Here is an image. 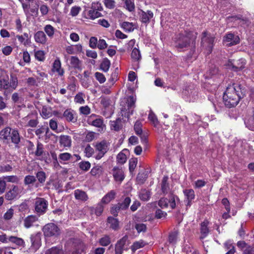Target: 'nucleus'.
Returning a JSON list of instances; mask_svg holds the SVG:
<instances>
[{"mask_svg": "<svg viewBox=\"0 0 254 254\" xmlns=\"http://www.w3.org/2000/svg\"><path fill=\"white\" fill-rule=\"evenodd\" d=\"M242 89L238 84L229 85L223 97L225 105L229 108L236 106L242 98Z\"/></svg>", "mask_w": 254, "mask_h": 254, "instance_id": "1", "label": "nucleus"}, {"mask_svg": "<svg viewBox=\"0 0 254 254\" xmlns=\"http://www.w3.org/2000/svg\"><path fill=\"white\" fill-rule=\"evenodd\" d=\"M196 33L194 32L185 31L177 35L176 40V47L179 49L187 48L192 43L196 38Z\"/></svg>", "mask_w": 254, "mask_h": 254, "instance_id": "2", "label": "nucleus"}, {"mask_svg": "<svg viewBox=\"0 0 254 254\" xmlns=\"http://www.w3.org/2000/svg\"><path fill=\"white\" fill-rule=\"evenodd\" d=\"M18 85L17 78L13 75H10L9 79L7 76L0 78V90L9 92L15 90Z\"/></svg>", "mask_w": 254, "mask_h": 254, "instance_id": "3", "label": "nucleus"}, {"mask_svg": "<svg viewBox=\"0 0 254 254\" xmlns=\"http://www.w3.org/2000/svg\"><path fill=\"white\" fill-rule=\"evenodd\" d=\"M136 98L133 96H129L126 100L125 105H122L121 113L123 116L128 118L132 114L133 109L135 108Z\"/></svg>", "mask_w": 254, "mask_h": 254, "instance_id": "4", "label": "nucleus"}, {"mask_svg": "<svg viewBox=\"0 0 254 254\" xmlns=\"http://www.w3.org/2000/svg\"><path fill=\"white\" fill-rule=\"evenodd\" d=\"M214 37L207 32L202 33L201 40V46L207 55L210 54L213 49Z\"/></svg>", "mask_w": 254, "mask_h": 254, "instance_id": "5", "label": "nucleus"}, {"mask_svg": "<svg viewBox=\"0 0 254 254\" xmlns=\"http://www.w3.org/2000/svg\"><path fill=\"white\" fill-rule=\"evenodd\" d=\"M23 190L22 186L13 185L10 190L5 193V197L8 200H13L23 194Z\"/></svg>", "mask_w": 254, "mask_h": 254, "instance_id": "6", "label": "nucleus"}, {"mask_svg": "<svg viewBox=\"0 0 254 254\" xmlns=\"http://www.w3.org/2000/svg\"><path fill=\"white\" fill-rule=\"evenodd\" d=\"M48 205V201L43 198L38 197L35 200V210L39 215H42L46 212Z\"/></svg>", "mask_w": 254, "mask_h": 254, "instance_id": "7", "label": "nucleus"}, {"mask_svg": "<svg viewBox=\"0 0 254 254\" xmlns=\"http://www.w3.org/2000/svg\"><path fill=\"white\" fill-rule=\"evenodd\" d=\"M43 231L46 237H56L60 234V229L56 224L52 223L45 225Z\"/></svg>", "mask_w": 254, "mask_h": 254, "instance_id": "8", "label": "nucleus"}, {"mask_svg": "<svg viewBox=\"0 0 254 254\" xmlns=\"http://www.w3.org/2000/svg\"><path fill=\"white\" fill-rule=\"evenodd\" d=\"M178 200V196L172 195L169 199L167 198H161L158 201V205L162 208H167L170 206L171 208L174 209L176 207V202Z\"/></svg>", "mask_w": 254, "mask_h": 254, "instance_id": "9", "label": "nucleus"}, {"mask_svg": "<svg viewBox=\"0 0 254 254\" xmlns=\"http://www.w3.org/2000/svg\"><path fill=\"white\" fill-rule=\"evenodd\" d=\"M30 240L31 246L30 250L32 252H35L41 246V234L40 233H37L32 235Z\"/></svg>", "mask_w": 254, "mask_h": 254, "instance_id": "10", "label": "nucleus"}, {"mask_svg": "<svg viewBox=\"0 0 254 254\" xmlns=\"http://www.w3.org/2000/svg\"><path fill=\"white\" fill-rule=\"evenodd\" d=\"M21 123L24 124L25 127H35L38 123L37 115L34 113L28 115L22 119Z\"/></svg>", "mask_w": 254, "mask_h": 254, "instance_id": "11", "label": "nucleus"}, {"mask_svg": "<svg viewBox=\"0 0 254 254\" xmlns=\"http://www.w3.org/2000/svg\"><path fill=\"white\" fill-rule=\"evenodd\" d=\"M245 60L241 59L236 61H229L227 65L229 68L238 71L242 69L245 67Z\"/></svg>", "mask_w": 254, "mask_h": 254, "instance_id": "12", "label": "nucleus"}, {"mask_svg": "<svg viewBox=\"0 0 254 254\" xmlns=\"http://www.w3.org/2000/svg\"><path fill=\"white\" fill-rule=\"evenodd\" d=\"M112 174L114 180L119 184H121L123 182L125 177L124 171L122 168L118 167L113 168L112 171Z\"/></svg>", "mask_w": 254, "mask_h": 254, "instance_id": "13", "label": "nucleus"}, {"mask_svg": "<svg viewBox=\"0 0 254 254\" xmlns=\"http://www.w3.org/2000/svg\"><path fill=\"white\" fill-rule=\"evenodd\" d=\"M223 42L226 46H231L238 44L240 42V38L238 36L229 33L224 37Z\"/></svg>", "mask_w": 254, "mask_h": 254, "instance_id": "14", "label": "nucleus"}, {"mask_svg": "<svg viewBox=\"0 0 254 254\" xmlns=\"http://www.w3.org/2000/svg\"><path fill=\"white\" fill-rule=\"evenodd\" d=\"M66 61L69 62V65L75 69H81L82 61L76 56L65 57Z\"/></svg>", "mask_w": 254, "mask_h": 254, "instance_id": "15", "label": "nucleus"}, {"mask_svg": "<svg viewBox=\"0 0 254 254\" xmlns=\"http://www.w3.org/2000/svg\"><path fill=\"white\" fill-rule=\"evenodd\" d=\"M63 116L68 122L75 123L77 119L76 112L70 109H66L64 112Z\"/></svg>", "mask_w": 254, "mask_h": 254, "instance_id": "16", "label": "nucleus"}, {"mask_svg": "<svg viewBox=\"0 0 254 254\" xmlns=\"http://www.w3.org/2000/svg\"><path fill=\"white\" fill-rule=\"evenodd\" d=\"M35 41L38 44L45 45L47 42V38L43 31H38L34 35Z\"/></svg>", "mask_w": 254, "mask_h": 254, "instance_id": "17", "label": "nucleus"}, {"mask_svg": "<svg viewBox=\"0 0 254 254\" xmlns=\"http://www.w3.org/2000/svg\"><path fill=\"white\" fill-rule=\"evenodd\" d=\"M11 129L6 127L0 131V139L3 142L8 143L10 140V136L11 132Z\"/></svg>", "mask_w": 254, "mask_h": 254, "instance_id": "18", "label": "nucleus"}, {"mask_svg": "<svg viewBox=\"0 0 254 254\" xmlns=\"http://www.w3.org/2000/svg\"><path fill=\"white\" fill-rule=\"evenodd\" d=\"M127 240V237L125 236L120 240L115 246V254H122L123 252L124 247Z\"/></svg>", "mask_w": 254, "mask_h": 254, "instance_id": "19", "label": "nucleus"}, {"mask_svg": "<svg viewBox=\"0 0 254 254\" xmlns=\"http://www.w3.org/2000/svg\"><path fill=\"white\" fill-rule=\"evenodd\" d=\"M95 147L96 150L98 152L106 153L109 149V144L106 141L102 140L97 142Z\"/></svg>", "mask_w": 254, "mask_h": 254, "instance_id": "20", "label": "nucleus"}, {"mask_svg": "<svg viewBox=\"0 0 254 254\" xmlns=\"http://www.w3.org/2000/svg\"><path fill=\"white\" fill-rule=\"evenodd\" d=\"M52 71L53 72H56L60 76H63L64 74V70L62 68L61 63L59 59L55 60L52 67Z\"/></svg>", "mask_w": 254, "mask_h": 254, "instance_id": "21", "label": "nucleus"}, {"mask_svg": "<svg viewBox=\"0 0 254 254\" xmlns=\"http://www.w3.org/2000/svg\"><path fill=\"white\" fill-rule=\"evenodd\" d=\"M86 246L81 242L77 241L74 244V251L73 253L75 254H81L86 252Z\"/></svg>", "mask_w": 254, "mask_h": 254, "instance_id": "22", "label": "nucleus"}, {"mask_svg": "<svg viewBox=\"0 0 254 254\" xmlns=\"http://www.w3.org/2000/svg\"><path fill=\"white\" fill-rule=\"evenodd\" d=\"M74 195L75 198L79 201H85L88 199V197L86 193L79 189L74 190Z\"/></svg>", "mask_w": 254, "mask_h": 254, "instance_id": "23", "label": "nucleus"}, {"mask_svg": "<svg viewBox=\"0 0 254 254\" xmlns=\"http://www.w3.org/2000/svg\"><path fill=\"white\" fill-rule=\"evenodd\" d=\"M38 220V218L35 215H29L24 219V226L26 228L32 227L35 222Z\"/></svg>", "mask_w": 254, "mask_h": 254, "instance_id": "24", "label": "nucleus"}, {"mask_svg": "<svg viewBox=\"0 0 254 254\" xmlns=\"http://www.w3.org/2000/svg\"><path fill=\"white\" fill-rule=\"evenodd\" d=\"M59 142L61 146L64 147H69L71 144V137L68 135H61L60 137Z\"/></svg>", "mask_w": 254, "mask_h": 254, "instance_id": "25", "label": "nucleus"}, {"mask_svg": "<svg viewBox=\"0 0 254 254\" xmlns=\"http://www.w3.org/2000/svg\"><path fill=\"white\" fill-rule=\"evenodd\" d=\"M140 15V19L143 23L148 22L153 16V12L150 10H148L146 12L141 11Z\"/></svg>", "mask_w": 254, "mask_h": 254, "instance_id": "26", "label": "nucleus"}, {"mask_svg": "<svg viewBox=\"0 0 254 254\" xmlns=\"http://www.w3.org/2000/svg\"><path fill=\"white\" fill-rule=\"evenodd\" d=\"M92 125L99 128V131H104L106 129V126L103 123V119L101 118H97L92 121Z\"/></svg>", "mask_w": 254, "mask_h": 254, "instance_id": "27", "label": "nucleus"}, {"mask_svg": "<svg viewBox=\"0 0 254 254\" xmlns=\"http://www.w3.org/2000/svg\"><path fill=\"white\" fill-rule=\"evenodd\" d=\"M8 241L9 242L15 244L18 247H24V241L20 238L15 236L8 237Z\"/></svg>", "mask_w": 254, "mask_h": 254, "instance_id": "28", "label": "nucleus"}, {"mask_svg": "<svg viewBox=\"0 0 254 254\" xmlns=\"http://www.w3.org/2000/svg\"><path fill=\"white\" fill-rule=\"evenodd\" d=\"M116 194V192L114 190H111L102 198L101 200L102 203L108 204L112 200L114 199Z\"/></svg>", "mask_w": 254, "mask_h": 254, "instance_id": "29", "label": "nucleus"}, {"mask_svg": "<svg viewBox=\"0 0 254 254\" xmlns=\"http://www.w3.org/2000/svg\"><path fill=\"white\" fill-rule=\"evenodd\" d=\"M50 130L47 126H42L35 131V134L39 138L43 137L44 135H47Z\"/></svg>", "mask_w": 254, "mask_h": 254, "instance_id": "30", "label": "nucleus"}, {"mask_svg": "<svg viewBox=\"0 0 254 254\" xmlns=\"http://www.w3.org/2000/svg\"><path fill=\"white\" fill-rule=\"evenodd\" d=\"M107 222L110 224V227L113 230H117L119 228V222L117 219L110 216L108 218Z\"/></svg>", "mask_w": 254, "mask_h": 254, "instance_id": "31", "label": "nucleus"}, {"mask_svg": "<svg viewBox=\"0 0 254 254\" xmlns=\"http://www.w3.org/2000/svg\"><path fill=\"white\" fill-rule=\"evenodd\" d=\"M168 177L164 176L161 183V190L164 193H167L169 192L170 188L168 183Z\"/></svg>", "mask_w": 254, "mask_h": 254, "instance_id": "32", "label": "nucleus"}, {"mask_svg": "<svg viewBox=\"0 0 254 254\" xmlns=\"http://www.w3.org/2000/svg\"><path fill=\"white\" fill-rule=\"evenodd\" d=\"M10 139L12 143L14 144H18L20 142V138L18 130L16 129H13L11 131Z\"/></svg>", "mask_w": 254, "mask_h": 254, "instance_id": "33", "label": "nucleus"}, {"mask_svg": "<svg viewBox=\"0 0 254 254\" xmlns=\"http://www.w3.org/2000/svg\"><path fill=\"white\" fill-rule=\"evenodd\" d=\"M183 192L188 201V204L190 205V202L194 198V191L192 189H186Z\"/></svg>", "mask_w": 254, "mask_h": 254, "instance_id": "34", "label": "nucleus"}, {"mask_svg": "<svg viewBox=\"0 0 254 254\" xmlns=\"http://www.w3.org/2000/svg\"><path fill=\"white\" fill-rule=\"evenodd\" d=\"M146 244L147 243L145 242H144L142 240H140L139 241L134 242L133 244L131 245L130 249L133 252H134L137 250L143 248Z\"/></svg>", "mask_w": 254, "mask_h": 254, "instance_id": "35", "label": "nucleus"}, {"mask_svg": "<svg viewBox=\"0 0 254 254\" xmlns=\"http://www.w3.org/2000/svg\"><path fill=\"white\" fill-rule=\"evenodd\" d=\"M101 16L102 14L100 12L92 8L87 11V18H88L94 19L95 18L101 17Z\"/></svg>", "mask_w": 254, "mask_h": 254, "instance_id": "36", "label": "nucleus"}, {"mask_svg": "<svg viewBox=\"0 0 254 254\" xmlns=\"http://www.w3.org/2000/svg\"><path fill=\"white\" fill-rule=\"evenodd\" d=\"M208 223V222L207 221H206L203 222L201 224V238H204V237H205L209 233V230L207 227Z\"/></svg>", "mask_w": 254, "mask_h": 254, "instance_id": "37", "label": "nucleus"}, {"mask_svg": "<svg viewBox=\"0 0 254 254\" xmlns=\"http://www.w3.org/2000/svg\"><path fill=\"white\" fill-rule=\"evenodd\" d=\"M224 247L228 252L226 254H234L236 252L235 247L230 241H227L224 244Z\"/></svg>", "mask_w": 254, "mask_h": 254, "instance_id": "38", "label": "nucleus"}, {"mask_svg": "<svg viewBox=\"0 0 254 254\" xmlns=\"http://www.w3.org/2000/svg\"><path fill=\"white\" fill-rule=\"evenodd\" d=\"M111 65V62L107 58L104 59L100 64V68L104 72H107Z\"/></svg>", "mask_w": 254, "mask_h": 254, "instance_id": "39", "label": "nucleus"}, {"mask_svg": "<svg viewBox=\"0 0 254 254\" xmlns=\"http://www.w3.org/2000/svg\"><path fill=\"white\" fill-rule=\"evenodd\" d=\"M85 95L82 92L78 93L74 98V101L75 103L84 104L85 102L84 98Z\"/></svg>", "mask_w": 254, "mask_h": 254, "instance_id": "40", "label": "nucleus"}, {"mask_svg": "<svg viewBox=\"0 0 254 254\" xmlns=\"http://www.w3.org/2000/svg\"><path fill=\"white\" fill-rule=\"evenodd\" d=\"M245 123L249 129L251 130L254 129V107L252 110V118L246 120Z\"/></svg>", "mask_w": 254, "mask_h": 254, "instance_id": "41", "label": "nucleus"}, {"mask_svg": "<svg viewBox=\"0 0 254 254\" xmlns=\"http://www.w3.org/2000/svg\"><path fill=\"white\" fill-rule=\"evenodd\" d=\"M41 115L45 119L50 117L52 115V110L51 108L46 106L43 107L41 112Z\"/></svg>", "mask_w": 254, "mask_h": 254, "instance_id": "42", "label": "nucleus"}, {"mask_svg": "<svg viewBox=\"0 0 254 254\" xmlns=\"http://www.w3.org/2000/svg\"><path fill=\"white\" fill-rule=\"evenodd\" d=\"M110 127L111 129L119 130L122 127L121 120L118 119L115 121H111Z\"/></svg>", "mask_w": 254, "mask_h": 254, "instance_id": "43", "label": "nucleus"}, {"mask_svg": "<svg viewBox=\"0 0 254 254\" xmlns=\"http://www.w3.org/2000/svg\"><path fill=\"white\" fill-rule=\"evenodd\" d=\"M178 240V233L177 232H173L170 234L169 236L168 241L170 244L174 245Z\"/></svg>", "mask_w": 254, "mask_h": 254, "instance_id": "44", "label": "nucleus"}, {"mask_svg": "<svg viewBox=\"0 0 254 254\" xmlns=\"http://www.w3.org/2000/svg\"><path fill=\"white\" fill-rule=\"evenodd\" d=\"M45 254H64V252L61 249L54 247L47 250Z\"/></svg>", "mask_w": 254, "mask_h": 254, "instance_id": "45", "label": "nucleus"}, {"mask_svg": "<svg viewBox=\"0 0 254 254\" xmlns=\"http://www.w3.org/2000/svg\"><path fill=\"white\" fill-rule=\"evenodd\" d=\"M71 157V155L67 152L62 153L59 155V158L62 163L69 161Z\"/></svg>", "mask_w": 254, "mask_h": 254, "instance_id": "46", "label": "nucleus"}, {"mask_svg": "<svg viewBox=\"0 0 254 254\" xmlns=\"http://www.w3.org/2000/svg\"><path fill=\"white\" fill-rule=\"evenodd\" d=\"M44 30L49 37H52L54 35L55 29L51 25H46Z\"/></svg>", "mask_w": 254, "mask_h": 254, "instance_id": "47", "label": "nucleus"}, {"mask_svg": "<svg viewBox=\"0 0 254 254\" xmlns=\"http://www.w3.org/2000/svg\"><path fill=\"white\" fill-rule=\"evenodd\" d=\"M131 57L134 61H138L141 59V55L138 48H134L133 49L131 53Z\"/></svg>", "mask_w": 254, "mask_h": 254, "instance_id": "48", "label": "nucleus"}, {"mask_svg": "<svg viewBox=\"0 0 254 254\" xmlns=\"http://www.w3.org/2000/svg\"><path fill=\"white\" fill-rule=\"evenodd\" d=\"M150 192L146 190H142L139 193L140 198L143 201H147L150 197Z\"/></svg>", "mask_w": 254, "mask_h": 254, "instance_id": "49", "label": "nucleus"}, {"mask_svg": "<svg viewBox=\"0 0 254 254\" xmlns=\"http://www.w3.org/2000/svg\"><path fill=\"white\" fill-rule=\"evenodd\" d=\"M121 26L126 31L131 32L134 30V25L132 23L124 22L122 23Z\"/></svg>", "mask_w": 254, "mask_h": 254, "instance_id": "50", "label": "nucleus"}, {"mask_svg": "<svg viewBox=\"0 0 254 254\" xmlns=\"http://www.w3.org/2000/svg\"><path fill=\"white\" fill-rule=\"evenodd\" d=\"M148 119L154 127H156L159 124L157 117L151 111H150V113L148 115Z\"/></svg>", "mask_w": 254, "mask_h": 254, "instance_id": "51", "label": "nucleus"}, {"mask_svg": "<svg viewBox=\"0 0 254 254\" xmlns=\"http://www.w3.org/2000/svg\"><path fill=\"white\" fill-rule=\"evenodd\" d=\"M117 160L119 163L123 164L127 161V158L125 154L121 152L118 154Z\"/></svg>", "mask_w": 254, "mask_h": 254, "instance_id": "52", "label": "nucleus"}, {"mask_svg": "<svg viewBox=\"0 0 254 254\" xmlns=\"http://www.w3.org/2000/svg\"><path fill=\"white\" fill-rule=\"evenodd\" d=\"M35 57L39 61H43L45 58L44 52L42 50L35 51Z\"/></svg>", "mask_w": 254, "mask_h": 254, "instance_id": "53", "label": "nucleus"}, {"mask_svg": "<svg viewBox=\"0 0 254 254\" xmlns=\"http://www.w3.org/2000/svg\"><path fill=\"white\" fill-rule=\"evenodd\" d=\"M36 180V178L34 176H26L24 180V184L25 185H29L35 182Z\"/></svg>", "mask_w": 254, "mask_h": 254, "instance_id": "54", "label": "nucleus"}, {"mask_svg": "<svg viewBox=\"0 0 254 254\" xmlns=\"http://www.w3.org/2000/svg\"><path fill=\"white\" fill-rule=\"evenodd\" d=\"M90 108L88 106H81L79 108L80 114L87 116L90 113Z\"/></svg>", "mask_w": 254, "mask_h": 254, "instance_id": "55", "label": "nucleus"}, {"mask_svg": "<svg viewBox=\"0 0 254 254\" xmlns=\"http://www.w3.org/2000/svg\"><path fill=\"white\" fill-rule=\"evenodd\" d=\"M6 182L17 183L19 179L16 176H7L3 177Z\"/></svg>", "mask_w": 254, "mask_h": 254, "instance_id": "56", "label": "nucleus"}, {"mask_svg": "<svg viewBox=\"0 0 254 254\" xmlns=\"http://www.w3.org/2000/svg\"><path fill=\"white\" fill-rule=\"evenodd\" d=\"M94 151L90 145L88 144L85 148L84 153L87 157H90L94 153Z\"/></svg>", "mask_w": 254, "mask_h": 254, "instance_id": "57", "label": "nucleus"}, {"mask_svg": "<svg viewBox=\"0 0 254 254\" xmlns=\"http://www.w3.org/2000/svg\"><path fill=\"white\" fill-rule=\"evenodd\" d=\"M111 243L110 238L108 236H105L99 240V243L102 246H107Z\"/></svg>", "mask_w": 254, "mask_h": 254, "instance_id": "58", "label": "nucleus"}, {"mask_svg": "<svg viewBox=\"0 0 254 254\" xmlns=\"http://www.w3.org/2000/svg\"><path fill=\"white\" fill-rule=\"evenodd\" d=\"M79 168L83 171H88L91 166L90 163L88 161H82L79 164Z\"/></svg>", "mask_w": 254, "mask_h": 254, "instance_id": "59", "label": "nucleus"}, {"mask_svg": "<svg viewBox=\"0 0 254 254\" xmlns=\"http://www.w3.org/2000/svg\"><path fill=\"white\" fill-rule=\"evenodd\" d=\"M134 129L136 134L137 135H141L142 133V125L139 122H136L134 126Z\"/></svg>", "mask_w": 254, "mask_h": 254, "instance_id": "60", "label": "nucleus"}, {"mask_svg": "<svg viewBox=\"0 0 254 254\" xmlns=\"http://www.w3.org/2000/svg\"><path fill=\"white\" fill-rule=\"evenodd\" d=\"M36 177L37 178L39 182L41 183H43L46 180V174L43 171H39L36 174Z\"/></svg>", "mask_w": 254, "mask_h": 254, "instance_id": "61", "label": "nucleus"}, {"mask_svg": "<svg viewBox=\"0 0 254 254\" xmlns=\"http://www.w3.org/2000/svg\"><path fill=\"white\" fill-rule=\"evenodd\" d=\"M96 79L100 83H103L106 81V78L104 74L102 73L96 72L95 73Z\"/></svg>", "mask_w": 254, "mask_h": 254, "instance_id": "62", "label": "nucleus"}, {"mask_svg": "<svg viewBox=\"0 0 254 254\" xmlns=\"http://www.w3.org/2000/svg\"><path fill=\"white\" fill-rule=\"evenodd\" d=\"M135 227L138 233L145 232L147 228L146 225L143 223H137Z\"/></svg>", "mask_w": 254, "mask_h": 254, "instance_id": "63", "label": "nucleus"}, {"mask_svg": "<svg viewBox=\"0 0 254 254\" xmlns=\"http://www.w3.org/2000/svg\"><path fill=\"white\" fill-rule=\"evenodd\" d=\"M130 201H131V200H130V198L127 197L124 199L123 202L119 203V204H120V205L121 206H122L121 209L122 210H124V209H127L128 207V206L130 203Z\"/></svg>", "mask_w": 254, "mask_h": 254, "instance_id": "64", "label": "nucleus"}]
</instances>
